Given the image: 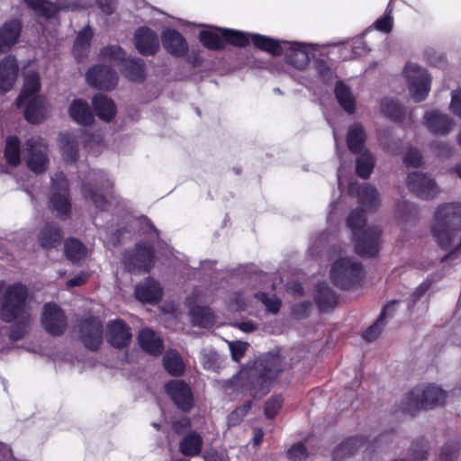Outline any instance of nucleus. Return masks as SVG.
<instances>
[{
    "instance_id": "1",
    "label": "nucleus",
    "mask_w": 461,
    "mask_h": 461,
    "mask_svg": "<svg viewBox=\"0 0 461 461\" xmlns=\"http://www.w3.org/2000/svg\"><path fill=\"white\" fill-rule=\"evenodd\" d=\"M285 367V357L279 351H270L258 357L252 366L242 369L226 381L224 386L226 389L259 399L269 392L272 382Z\"/></svg>"
},
{
    "instance_id": "2",
    "label": "nucleus",
    "mask_w": 461,
    "mask_h": 461,
    "mask_svg": "<svg viewBox=\"0 0 461 461\" xmlns=\"http://www.w3.org/2000/svg\"><path fill=\"white\" fill-rule=\"evenodd\" d=\"M26 297V287L15 284L6 287L3 298L0 299V318L7 322L18 320L10 333L13 340H19L25 335L32 321V314L25 305Z\"/></svg>"
},
{
    "instance_id": "3",
    "label": "nucleus",
    "mask_w": 461,
    "mask_h": 461,
    "mask_svg": "<svg viewBox=\"0 0 461 461\" xmlns=\"http://www.w3.org/2000/svg\"><path fill=\"white\" fill-rule=\"evenodd\" d=\"M366 210L353 209L347 218V226L351 230L355 242V252L361 258H374L379 252L381 230L377 226H366Z\"/></svg>"
},
{
    "instance_id": "4",
    "label": "nucleus",
    "mask_w": 461,
    "mask_h": 461,
    "mask_svg": "<svg viewBox=\"0 0 461 461\" xmlns=\"http://www.w3.org/2000/svg\"><path fill=\"white\" fill-rule=\"evenodd\" d=\"M253 46L273 57L284 55L285 62L299 70L305 69L310 62L307 45L301 42L276 40L266 35H254Z\"/></svg>"
},
{
    "instance_id": "5",
    "label": "nucleus",
    "mask_w": 461,
    "mask_h": 461,
    "mask_svg": "<svg viewBox=\"0 0 461 461\" xmlns=\"http://www.w3.org/2000/svg\"><path fill=\"white\" fill-rule=\"evenodd\" d=\"M461 230V209L454 203L439 205L434 215L430 232L442 249H447L453 243L456 232Z\"/></svg>"
},
{
    "instance_id": "6",
    "label": "nucleus",
    "mask_w": 461,
    "mask_h": 461,
    "mask_svg": "<svg viewBox=\"0 0 461 461\" xmlns=\"http://www.w3.org/2000/svg\"><path fill=\"white\" fill-rule=\"evenodd\" d=\"M446 399V392L438 386L433 384L418 385L404 395L399 410L404 414L414 417L421 410H431L443 406Z\"/></svg>"
},
{
    "instance_id": "7",
    "label": "nucleus",
    "mask_w": 461,
    "mask_h": 461,
    "mask_svg": "<svg viewBox=\"0 0 461 461\" xmlns=\"http://www.w3.org/2000/svg\"><path fill=\"white\" fill-rule=\"evenodd\" d=\"M40 87L39 75L36 72H28L17 99V105L24 107L25 118L31 123H39L46 117L47 102L43 96L37 95Z\"/></svg>"
},
{
    "instance_id": "8",
    "label": "nucleus",
    "mask_w": 461,
    "mask_h": 461,
    "mask_svg": "<svg viewBox=\"0 0 461 461\" xmlns=\"http://www.w3.org/2000/svg\"><path fill=\"white\" fill-rule=\"evenodd\" d=\"M330 275L333 285L338 288L350 290L361 285L364 269L361 263L350 258H340L332 264Z\"/></svg>"
},
{
    "instance_id": "9",
    "label": "nucleus",
    "mask_w": 461,
    "mask_h": 461,
    "mask_svg": "<svg viewBox=\"0 0 461 461\" xmlns=\"http://www.w3.org/2000/svg\"><path fill=\"white\" fill-rule=\"evenodd\" d=\"M102 64L91 68L86 73L87 83L96 88L109 90L113 87L115 50L113 46L104 48L100 52Z\"/></svg>"
},
{
    "instance_id": "10",
    "label": "nucleus",
    "mask_w": 461,
    "mask_h": 461,
    "mask_svg": "<svg viewBox=\"0 0 461 461\" xmlns=\"http://www.w3.org/2000/svg\"><path fill=\"white\" fill-rule=\"evenodd\" d=\"M122 262L131 274L149 273L155 266V248L146 241L137 242L132 249L124 252Z\"/></svg>"
},
{
    "instance_id": "11",
    "label": "nucleus",
    "mask_w": 461,
    "mask_h": 461,
    "mask_svg": "<svg viewBox=\"0 0 461 461\" xmlns=\"http://www.w3.org/2000/svg\"><path fill=\"white\" fill-rule=\"evenodd\" d=\"M410 95L415 102L426 99L430 90L431 77L428 71L417 64L407 63L404 68Z\"/></svg>"
},
{
    "instance_id": "12",
    "label": "nucleus",
    "mask_w": 461,
    "mask_h": 461,
    "mask_svg": "<svg viewBox=\"0 0 461 461\" xmlns=\"http://www.w3.org/2000/svg\"><path fill=\"white\" fill-rule=\"evenodd\" d=\"M25 158L29 168L36 174L46 170L49 164L48 145L40 136H32L24 145Z\"/></svg>"
},
{
    "instance_id": "13",
    "label": "nucleus",
    "mask_w": 461,
    "mask_h": 461,
    "mask_svg": "<svg viewBox=\"0 0 461 461\" xmlns=\"http://www.w3.org/2000/svg\"><path fill=\"white\" fill-rule=\"evenodd\" d=\"M164 389L174 405L182 412L189 413L194 407L192 388L184 380H170L166 383Z\"/></svg>"
},
{
    "instance_id": "14",
    "label": "nucleus",
    "mask_w": 461,
    "mask_h": 461,
    "mask_svg": "<svg viewBox=\"0 0 461 461\" xmlns=\"http://www.w3.org/2000/svg\"><path fill=\"white\" fill-rule=\"evenodd\" d=\"M53 194L50 197V208L59 217H66L70 212L68 201V185L62 172H57L52 177Z\"/></svg>"
},
{
    "instance_id": "15",
    "label": "nucleus",
    "mask_w": 461,
    "mask_h": 461,
    "mask_svg": "<svg viewBox=\"0 0 461 461\" xmlns=\"http://www.w3.org/2000/svg\"><path fill=\"white\" fill-rule=\"evenodd\" d=\"M133 42L137 51L144 57L155 56L160 49L158 33L148 26H140L135 30Z\"/></svg>"
},
{
    "instance_id": "16",
    "label": "nucleus",
    "mask_w": 461,
    "mask_h": 461,
    "mask_svg": "<svg viewBox=\"0 0 461 461\" xmlns=\"http://www.w3.org/2000/svg\"><path fill=\"white\" fill-rule=\"evenodd\" d=\"M85 347L90 350L98 349L103 342V327L98 319L89 318L81 321L76 330Z\"/></svg>"
},
{
    "instance_id": "17",
    "label": "nucleus",
    "mask_w": 461,
    "mask_h": 461,
    "mask_svg": "<svg viewBox=\"0 0 461 461\" xmlns=\"http://www.w3.org/2000/svg\"><path fill=\"white\" fill-rule=\"evenodd\" d=\"M406 185L410 191L422 199H432L438 193L435 180L420 172L410 173Z\"/></svg>"
},
{
    "instance_id": "18",
    "label": "nucleus",
    "mask_w": 461,
    "mask_h": 461,
    "mask_svg": "<svg viewBox=\"0 0 461 461\" xmlns=\"http://www.w3.org/2000/svg\"><path fill=\"white\" fill-rule=\"evenodd\" d=\"M161 42L165 50L174 58H185L189 45L185 36L175 28H165L161 32Z\"/></svg>"
},
{
    "instance_id": "19",
    "label": "nucleus",
    "mask_w": 461,
    "mask_h": 461,
    "mask_svg": "<svg viewBox=\"0 0 461 461\" xmlns=\"http://www.w3.org/2000/svg\"><path fill=\"white\" fill-rule=\"evenodd\" d=\"M41 322L45 330L54 336L62 334L68 326V321L63 311L55 303L44 305Z\"/></svg>"
},
{
    "instance_id": "20",
    "label": "nucleus",
    "mask_w": 461,
    "mask_h": 461,
    "mask_svg": "<svg viewBox=\"0 0 461 461\" xmlns=\"http://www.w3.org/2000/svg\"><path fill=\"white\" fill-rule=\"evenodd\" d=\"M423 119L427 129L434 135H447L454 124L451 118L437 110L426 112Z\"/></svg>"
},
{
    "instance_id": "21",
    "label": "nucleus",
    "mask_w": 461,
    "mask_h": 461,
    "mask_svg": "<svg viewBox=\"0 0 461 461\" xmlns=\"http://www.w3.org/2000/svg\"><path fill=\"white\" fill-rule=\"evenodd\" d=\"M134 295L141 303L155 304L161 300L163 291L158 282L149 277L135 286Z\"/></svg>"
},
{
    "instance_id": "22",
    "label": "nucleus",
    "mask_w": 461,
    "mask_h": 461,
    "mask_svg": "<svg viewBox=\"0 0 461 461\" xmlns=\"http://www.w3.org/2000/svg\"><path fill=\"white\" fill-rule=\"evenodd\" d=\"M137 339L142 351L149 356L158 357L164 351L162 339L150 328L140 330Z\"/></svg>"
},
{
    "instance_id": "23",
    "label": "nucleus",
    "mask_w": 461,
    "mask_h": 461,
    "mask_svg": "<svg viewBox=\"0 0 461 461\" xmlns=\"http://www.w3.org/2000/svg\"><path fill=\"white\" fill-rule=\"evenodd\" d=\"M22 23L18 19H11L0 27V52H7L20 38Z\"/></svg>"
},
{
    "instance_id": "24",
    "label": "nucleus",
    "mask_w": 461,
    "mask_h": 461,
    "mask_svg": "<svg viewBox=\"0 0 461 461\" xmlns=\"http://www.w3.org/2000/svg\"><path fill=\"white\" fill-rule=\"evenodd\" d=\"M18 75L16 59L8 55L0 61V92L6 93L14 86Z\"/></svg>"
},
{
    "instance_id": "25",
    "label": "nucleus",
    "mask_w": 461,
    "mask_h": 461,
    "mask_svg": "<svg viewBox=\"0 0 461 461\" xmlns=\"http://www.w3.org/2000/svg\"><path fill=\"white\" fill-rule=\"evenodd\" d=\"M349 193L355 194L359 203L365 206L366 210H375L380 205L379 194L376 188L370 184L350 185Z\"/></svg>"
},
{
    "instance_id": "26",
    "label": "nucleus",
    "mask_w": 461,
    "mask_h": 461,
    "mask_svg": "<svg viewBox=\"0 0 461 461\" xmlns=\"http://www.w3.org/2000/svg\"><path fill=\"white\" fill-rule=\"evenodd\" d=\"M315 303L320 312H328L338 304V295L326 283L320 282L316 285Z\"/></svg>"
},
{
    "instance_id": "27",
    "label": "nucleus",
    "mask_w": 461,
    "mask_h": 461,
    "mask_svg": "<svg viewBox=\"0 0 461 461\" xmlns=\"http://www.w3.org/2000/svg\"><path fill=\"white\" fill-rule=\"evenodd\" d=\"M366 442V438L362 436H355L347 438L334 449L332 454L333 460L343 461L354 456Z\"/></svg>"
},
{
    "instance_id": "28",
    "label": "nucleus",
    "mask_w": 461,
    "mask_h": 461,
    "mask_svg": "<svg viewBox=\"0 0 461 461\" xmlns=\"http://www.w3.org/2000/svg\"><path fill=\"white\" fill-rule=\"evenodd\" d=\"M223 29L218 27L215 30H202L198 33V40L207 50L213 51L223 50L225 49Z\"/></svg>"
},
{
    "instance_id": "29",
    "label": "nucleus",
    "mask_w": 461,
    "mask_h": 461,
    "mask_svg": "<svg viewBox=\"0 0 461 461\" xmlns=\"http://www.w3.org/2000/svg\"><path fill=\"white\" fill-rule=\"evenodd\" d=\"M122 73L130 81L142 82L146 78V65L140 58H130L122 62Z\"/></svg>"
},
{
    "instance_id": "30",
    "label": "nucleus",
    "mask_w": 461,
    "mask_h": 461,
    "mask_svg": "<svg viewBox=\"0 0 461 461\" xmlns=\"http://www.w3.org/2000/svg\"><path fill=\"white\" fill-rule=\"evenodd\" d=\"M38 240L44 249L49 250L57 248L62 240V233L59 227L53 223H47L40 231Z\"/></svg>"
},
{
    "instance_id": "31",
    "label": "nucleus",
    "mask_w": 461,
    "mask_h": 461,
    "mask_svg": "<svg viewBox=\"0 0 461 461\" xmlns=\"http://www.w3.org/2000/svg\"><path fill=\"white\" fill-rule=\"evenodd\" d=\"M346 140L351 153H361L366 140V133L363 126L358 122L352 124L348 131Z\"/></svg>"
},
{
    "instance_id": "32",
    "label": "nucleus",
    "mask_w": 461,
    "mask_h": 461,
    "mask_svg": "<svg viewBox=\"0 0 461 461\" xmlns=\"http://www.w3.org/2000/svg\"><path fill=\"white\" fill-rule=\"evenodd\" d=\"M69 115L77 123L88 125L92 123L94 115L87 102L82 99H76L69 106Z\"/></svg>"
},
{
    "instance_id": "33",
    "label": "nucleus",
    "mask_w": 461,
    "mask_h": 461,
    "mask_svg": "<svg viewBox=\"0 0 461 461\" xmlns=\"http://www.w3.org/2000/svg\"><path fill=\"white\" fill-rule=\"evenodd\" d=\"M334 94L338 103L345 112L349 114L355 113L356 100L349 86H348L343 81L339 80L335 85Z\"/></svg>"
},
{
    "instance_id": "34",
    "label": "nucleus",
    "mask_w": 461,
    "mask_h": 461,
    "mask_svg": "<svg viewBox=\"0 0 461 461\" xmlns=\"http://www.w3.org/2000/svg\"><path fill=\"white\" fill-rule=\"evenodd\" d=\"M192 322L200 328L212 327L216 321L215 315L209 306L195 305L190 309Z\"/></svg>"
},
{
    "instance_id": "35",
    "label": "nucleus",
    "mask_w": 461,
    "mask_h": 461,
    "mask_svg": "<svg viewBox=\"0 0 461 461\" xmlns=\"http://www.w3.org/2000/svg\"><path fill=\"white\" fill-rule=\"evenodd\" d=\"M59 149L67 162H75L77 159L78 143L73 134L65 132L59 135Z\"/></svg>"
},
{
    "instance_id": "36",
    "label": "nucleus",
    "mask_w": 461,
    "mask_h": 461,
    "mask_svg": "<svg viewBox=\"0 0 461 461\" xmlns=\"http://www.w3.org/2000/svg\"><path fill=\"white\" fill-rule=\"evenodd\" d=\"M163 366L165 370L172 376H182L185 370V366L181 355L176 350H168L163 356Z\"/></svg>"
},
{
    "instance_id": "37",
    "label": "nucleus",
    "mask_w": 461,
    "mask_h": 461,
    "mask_svg": "<svg viewBox=\"0 0 461 461\" xmlns=\"http://www.w3.org/2000/svg\"><path fill=\"white\" fill-rule=\"evenodd\" d=\"M260 35L259 33H249L242 31L224 28L223 40L226 44L234 47L245 48L249 45L250 41L253 43V36Z\"/></svg>"
},
{
    "instance_id": "38",
    "label": "nucleus",
    "mask_w": 461,
    "mask_h": 461,
    "mask_svg": "<svg viewBox=\"0 0 461 461\" xmlns=\"http://www.w3.org/2000/svg\"><path fill=\"white\" fill-rule=\"evenodd\" d=\"M203 438L195 431L188 433L179 444L180 452L186 456H194L201 453Z\"/></svg>"
},
{
    "instance_id": "39",
    "label": "nucleus",
    "mask_w": 461,
    "mask_h": 461,
    "mask_svg": "<svg viewBox=\"0 0 461 461\" xmlns=\"http://www.w3.org/2000/svg\"><path fill=\"white\" fill-rule=\"evenodd\" d=\"M93 105L100 119L108 122L113 118L115 114L113 102L104 95L99 94L95 95L93 97Z\"/></svg>"
},
{
    "instance_id": "40",
    "label": "nucleus",
    "mask_w": 461,
    "mask_h": 461,
    "mask_svg": "<svg viewBox=\"0 0 461 461\" xmlns=\"http://www.w3.org/2000/svg\"><path fill=\"white\" fill-rule=\"evenodd\" d=\"M396 303L397 301H391L383 308L376 321L364 331L362 337L365 340L371 342L378 338L385 324L384 320L387 312L393 307Z\"/></svg>"
},
{
    "instance_id": "41",
    "label": "nucleus",
    "mask_w": 461,
    "mask_h": 461,
    "mask_svg": "<svg viewBox=\"0 0 461 461\" xmlns=\"http://www.w3.org/2000/svg\"><path fill=\"white\" fill-rule=\"evenodd\" d=\"M381 112L394 122H402L405 118V108L393 98H384L382 100Z\"/></svg>"
},
{
    "instance_id": "42",
    "label": "nucleus",
    "mask_w": 461,
    "mask_h": 461,
    "mask_svg": "<svg viewBox=\"0 0 461 461\" xmlns=\"http://www.w3.org/2000/svg\"><path fill=\"white\" fill-rule=\"evenodd\" d=\"M359 154L356 160V174L363 179H368L375 167V158L368 150Z\"/></svg>"
},
{
    "instance_id": "43",
    "label": "nucleus",
    "mask_w": 461,
    "mask_h": 461,
    "mask_svg": "<svg viewBox=\"0 0 461 461\" xmlns=\"http://www.w3.org/2000/svg\"><path fill=\"white\" fill-rule=\"evenodd\" d=\"M23 2L38 15L45 18L53 16L58 11L57 5L49 0H23Z\"/></svg>"
},
{
    "instance_id": "44",
    "label": "nucleus",
    "mask_w": 461,
    "mask_h": 461,
    "mask_svg": "<svg viewBox=\"0 0 461 461\" xmlns=\"http://www.w3.org/2000/svg\"><path fill=\"white\" fill-rule=\"evenodd\" d=\"M65 254L72 262L80 261L86 255V249L82 242L76 239H69L65 242Z\"/></svg>"
},
{
    "instance_id": "45",
    "label": "nucleus",
    "mask_w": 461,
    "mask_h": 461,
    "mask_svg": "<svg viewBox=\"0 0 461 461\" xmlns=\"http://www.w3.org/2000/svg\"><path fill=\"white\" fill-rule=\"evenodd\" d=\"M314 68L321 81L327 86L331 85L337 77L334 69L331 68L329 61L326 59H315Z\"/></svg>"
},
{
    "instance_id": "46",
    "label": "nucleus",
    "mask_w": 461,
    "mask_h": 461,
    "mask_svg": "<svg viewBox=\"0 0 461 461\" xmlns=\"http://www.w3.org/2000/svg\"><path fill=\"white\" fill-rule=\"evenodd\" d=\"M5 157L8 164L17 166L21 162L20 141L17 137H8L5 141Z\"/></svg>"
},
{
    "instance_id": "47",
    "label": "nucleus",
    "mask_w": 461,
    "mask_h": 461,
    "mask_svg": "<svg viewBox=\"0 0 461 461\" xmlns=\"http://www.w3.org/2000/svg\"><path fill=\"white\" fill-rule=\"evenodd\" d=\"M92 32L89 28H85L79 32L74 44V54L77 59L83 58L90 46Z\"/></svg>"
},
{
    "instance_id": "48",
    "label": "nucleus",
    "mask_w": 461,
    "mask_h": 461,
    "mask_svg": "<svg viewBox=\"0 0 461 461\" xmlns=\"http://www.w3.org/2000/svg\"><path fill=\"white\" fill-rule=\"evenodd\" d=\"M132 339L131 327L122 319L116 321V345L117 349L126 348Z\"/></svg>"
},
{
    "instance_id": "49",
    "label": "nucleus",
    "mask_w": 461,
    "mask_h": 461,
    "mask_svg": "<svg viewBox=\"0 0 461 461\" xmlns=\"http://www.w3.org/2000/svg\"><path fill=\"white\" fill-rule=\"evenodd\" d=\"M137 221L139 222V231L141 235L153 240L159 239L160 232L149 218L146 215H140L137 218Z\"/></svg>"
},
{
    "instance_id": "50",
    "label": "nucleus",
    "mask_w": 461,
    "mask_h": 461,
    "mask_svg": "<svg viewBox=\"0 0 461 461\" xmlns=\"http://www.w3.org/2000/svg\"><path fill=\"white\" fill-rule=\"evenodd\" d=\"M254 297L265 305L268 312L273 314L279 312L282 303L276 295L270 297L265 292H258L254 294Z\"/></svg>"
},
{
    "instance_id": "51",
    "label": "nucleus",
    "mask_w": 461,
    "mask_h": 461,
    "mask_svg": "<svg viewBox=\"0 0 461 461\" xmlns=\"http://www.w3.org/2000/svg\"><path fill=\"white\" fill-rule=\"evenodd\" d=\"M83 194L86 199L91 200L94 204L100 209H104L106 205V199L104 195L97 191L90 185H85L83 187Z\"/></svg>"
},
{
    "instance_id": "52",
    "label": "nucleus",
    "mask_w": 461,
    "mask_h": 461,
    "mask_svg": "<svg viewBox=\"0 0 461 461\" xmlns=\"http://www.w3.org/2000/svg\"><path fill=\"white\" fill-rule=\"evenodd\" d=\"M284 403V399L281 395H274L265 402L264 413L267 419H274Z\"/></svg>"
},
{
    "instance_id": "53",
    "label": "nucleus",
    "mask_w": 461,
    "mask_h": 461,
    "mask_svg": "<svg viewBox=\"0 0 461 461\" xmlns=\"http://www.w3.org/2000/svg\"><path fill=\"white\" fill-rule=\"evenodd\" d=\"M286 456L290 461H306L309 457L307 448L303 442L292 445L287 450Z\"/></svg>"
},
{
    "instance_id": "54",
    "label": "nucleus",
    "mask_w": 461,
    "mask_h": 461,
    "mask_svg": "<svg viewBox=\"0 0 461 461\" xmlns=\"http://www.w3.org/2000/svg\"><path fill=\"white\" fill-rule=\"evenodd\" d=\"M403 162L406 166L419 167L422 164V156L416 149H411L403 157Z\"/></svg>"
},
{
    "instance_id": "55",
    "label": "nucleus",
    "mask_w": 461,
    "mask_h": 461,
    "mask_svg": "<svg viewBox=\"0 0 461 461\" xmlns=\"http://www.w3.org/2000/svg\"><path fill=\"white\" fill-rule=\"evenodd\" d=\"M228 305L232 310L242 311L245 309L247 303L241 292L232 293L228 300Z\"/></svg>"
},
{
    "instance_id": "56",
    "label": "nucleus",
    "mask_w": 461,
    "mask_h": 461,
    "mask_svg": "<svg viewBox=\"0 0 461 461\" xmlns=\"http://www.w3.org/2000/svg\"><path fill=\"white\" fill-rule=\"evenodd\" d=\"M393 17L392 15L390 14V13L388 14H384V16L378 18L375 23H374V27L377 30V31H380L382 32H385V33H388L392 31L393 29Z\"/></svg>"
},
{
    "instance_id": "57",
    "label": "nucleus",
    "mask_w": 461,
    "mask_h": 461,
    "mask_svg": "<svg viewBox=\"0 0 461 461\" xmlns=\"http://www.w3.org/2000/svg\"><path fill=\"white\" fill-rule=\"evenodd\" d=\"M312 303L308 301L301 302L293 306L292 313L297 319H305L309 316Z\"/></svg>"
},
{
    "instance_id": "58",
    "label": "nucleus",
    "mask_w": 461,
    "mask_h": 461,
    "mask_svg": "<svg viewBox=\"0 0 461 461\" xmlns=\"http://www.w3.org/2000/svg\"><path fill=\"white\" fill-rule=\"evenodd\" d=\"M434 152L439 157L449 158L453 155L454 148L447 142L436 141L432 144Z\"/></svg>"
},
{
    "instance_id": "59",
    "label": "nucleus",
    "mask_w": 461,
    "mask_h": 461,
    "mask_svg": "<svg viewBox=\"0 0 461 461\" xmlns=\"http://www.w3.org/2000/svg\"><path fill=\"white\" fill-rule=\"evenodd\" d=\"M248 344L245 342H232L230 345V354L232 359L239 362L244 356L247 350Z\"/></svg>"
},
{
    "instance_id": "60",
    "label": "nucleus",
    "mask_w": 461,
    "mask_h": 461,
    "mask_svg": "<svg viewBox=\"0 0 461 461\" xmlns=\"http://www.w3.org/2000/svg\"><path fill=\"white\" fill-rule=\"evenodd\" d=\"M457 452L456 446L446 444L439 454V461H455Z\"/></svg>"
},
{
    "instance_id": "61",
    "label": "nucleus",
    "mask_w": 461,
    "mask_h": 461,
    "mask_svg": "<svg viewBox=\"0 0 461 461\" xmlns=\"http://www.w3.org/2000/svg\"><path fill=\"white\" fill-rule=\"evenodd\" d=\"M191 420L188 417H182L172 421V429L177 435L183 434L191 427Z\"/></svg>"
},
{
    "instance_id": "62",
    "label": "nucleus",
    "mask_w": 461,
    "mask_h": 461,
    "mask_svg": "<svg viewBox=\"0 0 461 461\" xmlns=\"http://www.w3.org/2000/svg\"><path fill=\"white\" fill-rule=\"evenodd\" d=\"M450 108L455 115L461 117V89L452 92Z\"/></svg>"
},
{
    "instance_id": "63",
    "label": "nucleus",
    "mask_w": 461,
    "mask_h": 461,
    "mask_svg": "<svg viewBox=\"0 0 461 461\" xmlns=\"http://www.w3.org/2000/svg\"><path fill=\"white\" fill-rule=\"evenodd\" d=\"M245 415L240 413V411L237 409L233 410L228 416V424L229 426H237L239 425L244 419Z\"/></svg>"
},
{
    "instance_id": "64",
    "label": "nucleus",
    "mask_w": 461,
    "mask_h": 461,
    "mask_svg": "<svg viewBox=\"0 0 461 461\" xmlns=\"http://www.w3.org/2000/svg\"><path fill=\"white\" fill-rule=\"evenodd\" d=\"M187 62L195 68L203 64V59L199 50H193L187 59Z\"/></svg>"
}]
</instances>
